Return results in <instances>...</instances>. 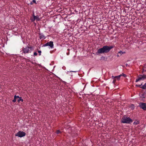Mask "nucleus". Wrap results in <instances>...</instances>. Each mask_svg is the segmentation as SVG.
Segmentation results:
<instances>
[{"label": "nucleus", "mask_w": 146, "mask_h": 146, "mask_svg": "<svg viewBox=\"0 0 146 146\" xmlns=\"http://www.w3.org/2000/svg\"><path fill=\"white\" fill-rule=\"evenodd\" d=\"M113 47V46L112 45L110 46H104L103 47L98 49L96 53V54L107 53Z\"/></svg>", "instance_id": "obj_1"}, {"label": "nucleus", "mask_w": 146, "mask_h": 146, "mask_svg": "<svg viewBox=\"0 0 146 146\" xmlns=\"http://www.w3.org/2000/svg\"><path fill=\"white\" fill-rule=\"evenodd\" d=\"M132 120L129 117H123L121 120V122L123 123H132Z\"/></svg>", "instance_id": "obj_2"}, {"label": "nucleus", "mask_w": 146, "mask_h": 146, "mask_svg": "<svg viewBox=\"0 0 146 146\" xmlns=\"http://www.w3.org/2000/svg\"><path fill=\"white\" fill-rule=\"evenodd\" d=\"M33 47L32 46H27L26 47L23 48L22 51L25 54L29 53L31 52L33 50Z\"/></svg>", "instance_id": "obj_3"}, {"label": "nucleus", "mask_w": 146, "mask_h": 146, "mask_svg": "<svg viewBox=\"0 0 146 146\" xmlns=\"http://www.w3.org/2000/svg\"><path fill=\"white\" fill-rule=\"evenodd\" d=\"M146 79V75H139V76L137 78L135 82H136L139 81L140 80H143L145 79Z\"/></svg>", "instance_id": "obj_4"}, {"label": "nucleus", "mask_w": 146, "mask_h": 146, "mask_svg": "<svg viewBox=\"0 0 146 146\" xmlns=\"http://www.w3.org/2000/svg\"><path fill=\"white\" fill-rule=\"evenodd\" d=\"M26 133L25 132L21 131H19L17 133L15 134V136H18L19 137H22L25 136L26 135Z\"/></svg>", "instance_id": "obj_5"}, {"label": "nucleus", "mask_w": 146, "mask_h": 146, "mask_svg": "<svg viewBox=\"0 0 146 146\" xmlns=\"http://www.w3.org/2000/svg\"><path fill=\"white\" fill-rule=\"evenodd\" d=\"M49 46L51 48H53L54 47L53 42V41H50L48 42L43 45V46Z\"/></svg>", "instance_id": "obj_6"}, {"label": "nucleus", "mask_w": 146, "mask_h": 146, "mask_svg": "<svg viewBox=\"0 0 146 146\" xmlns=\"http://www.w3.org/2000/svg\"><path fill=\"white\" fill-rule=\"evenodd\" d=\"M139 106L141 108L144 110H146V105L144 103H140Z\"/></svg>", "instance_id": "obj_7"}, {"label": "nucleus", "mask_w": 146, "mask_h": 146, "mask_svg": "<svg viewBox=\"0 0 146 146\" xmlns=\"http://www.w3.org/2000/svg\"><path fill=\"white\" fill-rule=\"evenodd\" d=\"M120 77H120V75H119V76H112V79H114L116 78H117L118 80H119L120 79Z\"/></svg>", "instance_id": "obj_8"}, {"label": "nucleus", "mask_w": 146, "mask_h": 146, "mask_svg": "<svg viewBox=\"0 0 146 146\" xmlns=\"http://www.w3.org/2000/svg\"><path fill=\"white\" fill-rule=\"evenodd\" d=\"M33 17L35 18V20H36L37 21H40L41 19V18H39L38 15L35 16L34 14Z\"/></svg>", "instance_id": "obj_9"}, {"label": "nucleus", "mask_w": 146, "mask_h": 146, "mask_svg": "<svg viewBox=\"0 0 146 146\" xmlns=\"http://www.w3.org/2000/svg\"><path fill=\"white\" fill-rule=\"evenodd\" d=\"M39 35H40L39 38L40 39H44L46 38V37L43 34H40Z\"/></svg>", "instance_id": "obj_10"}, {"label": "nucleus", "mask_w": 146, "mask_h": 146, "mask_svg": "<svg viewBox=\"0 0 146 146\" xmlns=\"http://www.w3.org/2000/svg\"><path fill=\"white\" fill-rule=\"evenodd\" d=\"M145 71H146V64H145L143 67L142 73H143Z\"/></svg>", "instance_id": "obj_11"}, {"label": "nucleus", "mask_w": 146, "mask_h": 146, "mask_svg": "<svg viewBox=\"0 0 146 146\" xmlns=\"http://www.w3.org/2000/svg\"><path fill=\"white\" fill-rule=\"evenodd\" d=\"M141 88L143 89L146 90V83L141 87Z\"/></svg>", "instance_id": "obj_12"}, {"label": "nucleus", "mask_w": 146, "mask_h": 146, "mask_svg": "<svg viewBox=\"0 0 146 146\" xmlns=\"http://www.w3.org/2000/svg\"><path fill=\"white\" fill-rule=\"evenodd\" d=\"M139 122L138 121H136L134 122L133 124L134 125H137L139 124Z\"/></svg>", "instance_id": "obj_13"}, {"label": "nucleus", "mask_w": 146, "mask_h": 146, "mask_svg": "<svg viewBox=\"0 0 146 146\" xmlns=\"http://www.w3.org/2000/svg\"><path fill=\"white\" fill-rule=\"evenodd\" d=\"M17 99V97L16 95H15L14 97V99L12 100V101L13 102H15L16 101Z\"/></svg>", "instance_id": "obj_14"}, {"label": "nucleus", "mask_w": 146, "mask_h": 146, "mask_svg": "<svg viewBox=\"0 0 146 146\" xmlns=\"http://www.w3.org/2000/svg\"><path fill=\"white\" fill-rule=\"evenodd\" d=\"M18 102H19L20 101H21L22 102H23V100L21 98V97H20L19 98V99H18L17 100Z\"/></svg>", "instance_id": "obj_15"}, {"label": "nucleus", "mask_w": 146, "mask_h": 146, "mask_svg": "<svg viewBox=\"0 0 146 146\" xmlns=\"http://www.w3.org/2000/svg\"><path fill=\"white\" fill-rule=\"evenodd\" d=\"M120 77L121 76H123L124 77H126L127 76L126 75L123 73H122L120 75Z\"/></svg>", "instance_id": "obj_16"}, {"label": "nucleus", "mask_w": 146, "mask_h": 146, "mask_svg": "<svg viewBox=\"0 0 146 146\" xmlns=\"http://www.w3.org/2000/svg\"><path fill=\"white\" fill-rule=\"evenodd\" d=\"M31 20L33 22L35 20V18L33 17V18H31Z\"/></svg>", "instance_id": "obj_17"}, {"label": "nucleus", "mask_w": 146, "mask_h": 146, "mask_svg": "<svg viewBox=\"0 0 146 146\" xmlns=\"http://www.w3.org/2000/svg\"><path fill=\"white\" fill-rule=\"evenodd\" d=\"M56 133L57 134H58L60 133V131L59 130H58L57 131Z\"/></svg>", "instance_id": "obj_18"}, {"label": "nucleus", "mask_w": 146, "mask_h": 146, "mask_svg": "<svg viewBox=\"0 0 146 146\" xmlns=\"http://www.w3.org/2000/svg\"><path fill=\"white\" fill-rule=\"evenodd\" d=\"M38 52L39 53V56H40L41 54V50H38Z\"/></svg>", "instance_id": "obj_19"}, {"label": "nucleus", "mask_w": 146, "mask_h": 146, "mask_svg": "<svg viewBox=\"0 0 146 146\" xmlns=\"http://www.w3.org/2000/svg\"><path fill=\"white\" fill-rule=\"evenodd\" d=\"M123 53V52L122 51H119V52L118 54H120V55H121V54Z\"/></svg>", "instance_id": "obj_20"}, {"label": "nucleus", "mask_w": 146, "mask_h": 146, "mask_svg": "<svg viewBox=\"0 0 146 146\" xmlns=\"http://www.w3.org/2000/svg\"><path fill=\"white\" fill-rule=\"evenodd\" d=\"M37 55V53L36 52H34V56H36Z\"/></svg>", "instance_id": "obj_21"}, {"label": "nucleus", "mask_w": 146, "mask_h": 146, "mask_svg": "<svg viewBox=\"0 0 146 146\" xmlns=\"http://www.w3.org/2000/svg\"><path fill=\"white\" fill-rule=\"evenodd\" d=\"M113 79V84H114V83L116 81V79Z\"/></svg>", "instance_id": "obj_22"}, {"label": "nucleus", "mask_w": 146, "mask_h": 146, "mask_svg": "<svg viewBox=\"0 0 146 146\" xmlns=\"http://www.w3.org/2000/svg\"><path fill=\"white\" fill-rule=\"evenodd\" d=\"M141 97H142V98H145V96H144V94H142Z\"/></svg>", "instance_id": "obj_23"}, {"label": "nucleus", "mask_w": 146, "mask_h": 146, "mask_svg": "<svg viewBox=\"0 0 146 146\" xmlns=\"http://www.w3.org/2000/svg\"><path fill=\"white\" fill-rule=\"evenodd\" d=\"M70 72H77V71H70Z\"/></svg>", "instance_id": "obj_24"}, {"label": "nucleus", "mask_w": 146, "mask_h": 146, "mask_svg": "<svg viewBox=\"0 0 146 146\" xmlns=\"http://www.w3.org/2000/svg\"><path fill=\"white\" fill-rule=\"evenodd\" d=\"M33 2L34 3H36V1H35V0H33Z\"/></svg>", "instance_id": "obj_25"}, {"label": "nucleus", "mask_w": 146, "mask_h": 146, "mask_svg": "<svg viewBox=\"0 0 146 146\" xmlns=\"http://www.w3.org/2000/svg\"><path fill=\"white\" fill-rule=\"evenodd\" d=\"M16 97H17V98H20V97H19V96H16Z\"/></svg>", "instance_id": "obj_26"}, {"label": "nucleus", "mask_w": 146, "mask_h": 146, "mask_svg": "<svg viewBox=\"0 0 146 146\" xmlns=\"http://www.w3.org/2000/svg\"><path fill=\"white\" fill-rule=\"evenodd\" d=\"M136 86L138 87V86H140V85H136Z\"/></svg>", "instance_id": "obj_27"}, {"label": "nucleus", "mask_w": 146, "mask_h": 146, "mask_svg": "<svg viewBox=\"0 0 146 146\" xmlns=\"http://www.w3.org/2000/svg\"><path fill=\"white\" fill-rule=\"evenodd\" d=\"M117 56H119V55L118 54L117 55Z\"/></svg>", "instance_id": "obj_28"}, {"label": "nucleus", "mask_w": 146, "mask_h": 146, "mask_svg": "<svg viewBox=\"0 0 146 146\" xmlns=\"http://www.w3.org/2000/svg\"><path fill=\"white\" fill-rule=\"evenodd\" d=\"M30 3H31V4H32V2H31Z\"/></svg>", "instance_id": "obj_29"}, {"label": "nucleus", "mask_w": 146, "mask_h": 146, "mask_svg": "<svg viewBox=\"0 0 146 146\" xmlns=\"http://www.w3.org/2000/svg\"><path fill=\"white\" fill-rule=\"evenodd\" d=\"M67 55H68V54H68H68L67 53Z\"/></svg>", "instance_id": "obj_30"}]
</instances>
